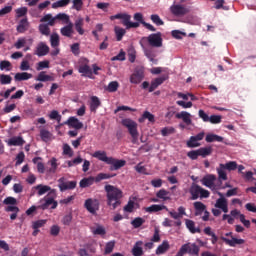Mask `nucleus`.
<instances>
[{
	"label": "nucleus",
	"mask_w": 256,
	"mask_h": 256,
	"mask_svg": "<svg viewBox=\"0 0 256 256\" xmlns=\"http://www.w3.org/2000/svg\"><path fill=\"white\" fill-rule=\"evenodd\" d=\"M37 191V195L39 197L45 195L48 193L44 198L40 200V205H38V209H42V211H46L50 207V209H57L59 202H57L55 199H57V190L51 189L50 186L38 184L34 187Z\"/></svg>",
	"instance_id": "nucleus-1"
},
{
	"label": "nucleus",
	"mask_w": 256,
	"mask_h": 256,
	"mask_svg": "<svg viewBox=\"0 0 256 256\" xmlns=\"http://www.w3.org/2000/svg\"><path fill=\"white\" fill-rule=\"evenodd\" d=\"M105 192L108 207H110L112 211H115V209L121 205V199H123V191L113 185H106Z\"/></svg>",
	"instance_id": "nucleus-2"
},
{
	"label": "nucleus",
	"mask_w": 256,
	"mask_h": 256,
	"mask_svg": "<svg viewBox=\"0 0 256 256\" xmlns=\"http://www.w3.org/2000/svg\"><path fill=\"white\" fill-rule=\"evenodd\" d=\"M161 32L150 34L142 37L139 41L140 45H150V47H163V38Z\"/></svg>",
	"instance_id": "nucleus-3"
},
{
	"label": "nucleus",
	"mask_w": 256,
	"mask_h": 256,
	"mask_svg": "<svg viewBox=\"0 0 256 256\" xmlns=\"http://www.w3.org/2000/svg\"><path fill=\"white\" fill-rule=\"evenodd\" d=\"M47 21H49V25H51V27H55L57 21H63L66 24L71 23L69 15L65 13H59L56 16H53V14H46L40 19V23H45Z\"/></svg>",
	"instance_id": "nucleus-4"
},
{
	"label": "nucleus",
	"mask_w": 256,
	"mask_h": 256,
	"mask_svg": "<svg viewBox=\"0 0 256 256\" xmlns=\"http://www.w3.org/2000/svg\"><path fill=\"white\" fill-rule=\"evenodd\" d=\"M123 127H126L128 129V132L130 133L132 139H138L139 138V131L137 130V122L132 120L131 118H126L122 120Z\"/></svg>",
	"instance_id": "nucleus-5"
},
{
	"label": "nucleus",
	"mask_w": 256,
	"mask_h": 256,
	"mask_svg": "<svg viewBox=\"0 0 256 256\" xmlns=\"http://www.w3.org/2000/svg\"><path fill=\"white\" fill-rule=\"evenodd\" d=\"M143 79H145V69H143V67H138L131 74L130 83L133 85H139Z\"/></svg>",
	"instance_id": "nucleus-6"
},
{
	"label": "nucleus",
	"mask_w": 256,
	"mask_h": 256,
	"mask_svg": "<svg viewBox=\"0 0 256 256\" xmlns=\"http://www.w3.org/2000/svg\"><path fill=\"white\" fill-rule=\"evenodd\" d=\"M58 187L61 192L71 191L77 187V181H65V177L58 179Z\"/></svg>",
	"instance_id": "nucleus-7"
},
{
	"label": "nucleus",
	"mask_w": 256,
	"mask_h": 256,
	"mask_svg": "<svg viewBox=\"0 0 256 256\" xmlns=\"http://www.w3.org/2000/svg\"><path fill=\"white\" fill-rule=\"evenodd\" d=\"M84 207L89 213L95 215L99 211V200L88 198L85 200Z\"/></svg>",
	"instance_id": "nucleus-8"
},
{
	"label": "nucleus",
	"mask_w": 256,
	"mask_h": 256,
	"mask_svg": "<svg viewBox=\"0 0 256 256\" xmlns=\"http://www.w3.org/2000/svg\"><path fill=\"white\" fill-rule=\"evenodd\" d=\"M170 11L172 15H175L176 17H183L189 13V8H187L185 5L174 4L170 7Z\"/></svg>",
	"instance_id": "nucleus-9"
},
{
	"label": "nucleus",
	"mask_w": 256,
	"mask_h": 256,
	"mask_svg": "<svg viewBox=\"0 0 256 256\" xmlns=\"http://www.w3.org/2000/svg\"><path fill=\"white\" fill-rule=\"evenodd\" d=\"M220 198L217 199L215 207L221 209L223 213H229V207L227 206V199L223 196V193L218 192Z\"/></svg>",
	"instance_id": "nucleus-10"
},
{
	"label": "nucleus",
	"mask_w": 256,
	"mask_h": 256,
	"mask_svg": "<svg viewBox=\"0 0 256 256\" xmlns=\"http://www.w3.org/2000/svg\"><path fill=\"white\" fill-rule=\"evenodd\" d=\"M184 247L186 249L185 254L188 253L189 255L199 256L200 248L197 244L186 243V244H183L180 249H183Z\"/></svg>",
	"instance_id": "nucleus-11"
},
{
	"label": "nucleus",
	"mask_w": 256,
	"mask_h": 256,
	"mask_svg": "<svg viewBox=\"0 0 256 256\" xmlns=\"http://www.w3.org/2000/svg\"><path fill=\"white\" fill-rule=\"evenodd\" d=\"M83 64H81L78 68V72L82 73L86 77H92L93 76V70L91 67H89V60L83 59Z\"/></svg>",
	"instance_id": "nucleus-12"
},
{
	"label": "nucleus",
	"mask_w": 256,
	"mask_h": 256,
	"mask_svg": "<svg viewBox=\"0 0 256 256\" xmlns=\"http://www.w3.org/2000/svg\"><path fill=\"white\" fill-rule=\"evenodd\" d=\"M220 239L226 243V245H229V247H237V245H243L245 243L244 239L235 238L234 236H231V239L221 236Z\"/></svg>",
	"instance_id": "nucleus-13"
},
{
	"label": "nucleus",
	"mask_w": 256,
	"mask_h": 256,
	"mask_svg": "<svg viewBox=\"0 0 256 256\" xmlns=\"http://www.w3.org/2000/svg\"><path fill=\"white\" fill-rule=\"evenodd\" d=\"M92 157L98 159V161H103V163H106L107 165L108 163H111V161H113V157H108L107 152L101 150L94 152L92 154Z\"/></svg>",
	"instance_id": "nucleus-14"
},
{
	"label": "nucleus",
	"mask_w": 256,
	"mask_h": 256,
	"mask_svg": "<svg viewBox=\"0 0 256 256\" xmlns=\"http://www.w3.org/2000/svg\"><path fill=\"white\" fill-rule=\"evenodd\" d=\"M61 125H68V127H72V129H83V124L81 121H79V119H77L76 117L71 116L70 118H68V120L66 122H64Z\"/></svg>",
	"instance_id": "nucleus-15"
},
{
	"label": "nucleus",
	"mask_w": 256,
	"mask_h": 256,
	"mask_svg": "<svg viewBox=\"0 0 256 256\" xmlns=\"http://www.w3.org/2000/svg\"><path fill=\"white\" fill-rule=\"evenodd\" d=\"M134 21H138V23H141V25H143V27L148 29V31H157V29L154 28L153 25L145 22V20L143 19V14L139 12L134 14Z\"/></svg>",
	"instance_id": "nucleus-16"
},
{
	"label": "nucleus",
	"mask_w": 256,
	"mask_h": 256,
	"mask_svg": "<svg viewBox=\"0 0 256 256\" xmlns=\"http://www.w3.org/2000/svg\"><path fill=\"white\" fill-rule=\"evenodd\" d=\"M110 166V171H119L122 167H125L127 165V161L125 160H118L112 157V160L110 163H108Z\"/></svg>",
	"instance_id": "nucleus-17"
},
{
	"label": "nucleus",
	"mask_w": 256,
	"mask_h": 256,
	"mask_svg": "<svg viewBox=\"0 0 256 256\" xmlns=\"http://www.w3.org/2000/svg\"><path fill=\"white\" fill-rule=\"evenodd\" d=\"M165 81H167V78L165 76H161L152 80L150 87L148 88L149 93H153V91H155V89H157V87H159L160 85H163Z\"/></svg>",
	"instance_id": "nucleus-18"
},
{
	"label": "nucleus",
	"mask_w": 256,
	"mask_h": 256,
	"mask_svg": "<svg viewBox=\"0 0 256 256\" xmlns=\"http://www.w3.org/2000/svg\"><path fill=\"white\" fill-rule=\"evenodd\" d=\"M49 53V46L45 42H40L36 47V55L38 57H45Z\"/></svg>",
	"instance_id": "nucleus-19"
},
{
	"label": "nucleus",
	"mask_w": 256,
	"mask_h": 256,
	"mask_svg": "<svg viewBox=\"0 0 256 256\" xmlns=\"http://www.w3.org/2000/svg\"><path fill=\"white\" fill-rule=\"evenodd\" d=\"M51 24H49V21L41 22L38 26V31L41 33V35H45V37H49L51 35Z\"/></svg>",
	"instance_id": "nucleus-20"
},
{
	"label": "nucleus",
	"mask_w": 256,
	"mask_h": 256,
	"mask_svg": "<svg viewBox=\"0 0 256 256\" xmlns=\"http://www.w3.org/2000/svg\"><path fill=\"white\" fill-rule=\"evenodd\" d=\"M215 179H217V177H215L213 174L206 175L202 179V185L209 187V189H213L215 185Z\"/></svg>",
	"instance_id": "nucleus-21"
},
{
	"label": "nucleus",
	"mask_w": 256,
	"mask_h": 256,
	"mask_svg": "<svg viewBox=\"0 0 256 256\" xmlns=\"http://www.w3.org/2000/svg\"><path fill=\"white\" fill-rule=\"evenodd\" d=\"M60 33H61V35H63V37L71 38L74 33L72 22H68V24H66V26L62 27L60 29Z\"/></svg>",
	"instance_id": "nucleus-22"
},
{
	"label": "nucleus",
	"mask_w": 256,
	"mask_h": 256,
	"mask_svg": "<svg viewBox=\"0 0 256 256\" xmlns=\"http://www.w3.org/2000/svg\"><path fill=\"white\" fill-rule=\"evenodd\" d=\"M111 19H122V24L126 27H129V23L131 22V15L129 14H123V13H118L114 16H111Z\"/></svg>",
	"instance_id": "nucleus-23"
},
{
	"label": "nucleus",
	"mask_w": 256,
	"mask_h": 256,
	"mask_svg": "<svg viewBox=\"0 0 256 256\" xmlns=\"http://www.w3.org/2000/svg\"><path fill=\"white\" fill-rule=\"evenodd\" d=\"M83 25H85V20L82 17H78L74 22L75 30L79 35H85V29H83Z\"/></svg>",
	"instance_id": "nucleus-24"
},
{
	"label": "nucleus",
	"mask_w": 256,
	"mask_h": 256,
	"mask_svg": "<svg viewBox=\"0 0 256 256\" xmlns=\"http://www.w3.org/2000/svg\"><path fill=\"white\" fill-rule=\"evenodd\" d=\"M176 119H182V121L186 125H191V123H193V121L191 120V114L187 111H182V112L177 113Z\"/></svg>",
	"instance_id": "nucleus-25"
},
{
	"label": "nucleus",
	"mask_w": 256,
	"mask_h": 256,
	"mask_svg": "<svg viewBox=\"0 0 256 256\" xmlns=\"http://www.w3.org/2000/svg\"><path fill=\"white\" fill-rule=\"evenodd\" d=\"M101 107V100H99V97L92 96L90 98V111L91 113H97V109Z\"/></svg>",
	"instance_id": "nucleus-26"
},
{
	"label": "nucleus",
	"mask_w": 256,
	"mask_h": 256,
	"mask_svg": "<svg viewBox=\"0 0 256 256\" xmlns=\"http://www.w3.org/2000/svg\"><path fill=\"white\" fill-rule=\"evenodd\" d=\"M190 195L192 201H197L199 199V195H201V186L194 184L190 188Z\"/></svg>",
	"instance_id": "nucleus-27"
},
{
	"label": "nucleus",
	"mask_w": 256,
	"mask_h": 256,
	"mask_svg": "<svg viewBox=\"0 0 256 256\" xmlns=\"http://www.w3.org/2000/svg\"><path fill=\"white\" fill-rule=\"evenodd\" d=\"M9 147H21V145H25V140H23V137H12L8 140Z\"/></svg>",
	"instance_id": "nucleus-28"
},
{
	"label": "nucleus",
	"mask_w": 256,
	"mask_h": 256,
	"mask_svg": "<svg viewBox=\"0 0 256 256\" xmlns=\"http://www.w3.org/2000/svg\"><path fill=\"white\" fill-rule=\"evenodd\" d=\"M164 209L166 211H169V209L165 205L154 204L150 207L145 208V211L146 213H159V211H163Z\"/></svg>",
	"instance_id": "nucleus-29"
},
{
	"label": "nucleus",
	"mask_w": 256,
	"mask_h": 256,
	"mask_svg": "<svg viewBox=\"0 0 256 256\" xmlns=\"http://www.w3.org/2000/svg\"><path fill=\"white\" fill-rule=\"evenodd\" d=\"M143 241H137L132 248L133 256H143Z\"/></svg>",
	"instance_id": "nucleus-30"
},
{
	"label": "nucleus",
	"mask_w": 256,
	"mask_h": 256,
	"mask_svg": "<svg viewBox=\"0 0 256 256\" xmlns=\"http://www.w3.org/2000/svg\"><path fill=\"white\" fill-rule=\"evenodd\" d=\"M170 245L169 241L164 240L162 244H160L156 249V255H164V253H167L169 251Z\"/></svg>",
	"instance_id": "nucleus-31"
},
{
	"label": "nucleus",
	"mask_w": 256,
	"mask_h": 256,
	"mask_svg": "<svg viewBox=\"0 0 256 256\" xmlns=\"http://www.w3.org/2000/svg\"><path fill=\"white\" fill-rule=\"evenodd\" d=\"M33 77V74L27 72H18L15 74V81H29Z\"/></svg>",
	"instance_id": "nucleus-32"
},
{
	"label": "nucleus",
	"mask_w": 256,
	"mask_h": 256,
	"mask_svg": "<svg viewBox=\"0 0 256 256\" xmlns=\"http://www.w3.org/2000/svg\"><path fill=\"white\" fill-rule=\"evenodd\" d=\"M27 29H29V20H27V18H24L20 20L16 30L18 33H25Z\"/></svg>",
	"instance_id": "nucleus-33"
},
{
	"label": "nucleus",
	"mask_w": 256,
	"mask_h": 256,
	"mask_svg": "<svg viewBox=\"0 0 256 256\" xmlns=\"http://www.w3.org/2000/svg\"><path fill=\"white\" fill-rule=\"evenodd\" d=\"M195 215H203L204 211L207 209V206L203 202H194Z\"/></svg>",
	"instance_id": "nucleus-34"
},
{
	"label": "nucleus",
	"mask_w": 256,
	"mask_h": 256,
	"mask_svg": "<svg viewBox=\"0 0 256 256\" xmlns=\"http://www.w3.org/2000/svg\"><path fill=\"white\" fill-rule=\"evenodd\" d=\"M204 233H205V235H208V237H212L211 238L212 245L217 244V241H219V238L217 237L215 232L211 231V227L208 226V227L204 228Z\"/></svg>",
	"instance_id": "nucleus-35"
},
{
	"label": "nucleus",
	"mask_w": 256,
	"mask_h": 256,
	"mask_svg": "<svg viewBox=\"0 0 256 256\" xmlns=\"http://www.w3.org/2000/svg\"><path fill=\"white\" fill-rule=\"evenodd\" d=\"M52 137H53V134L49 130L45 128L40 130V138L44 141V143L51 141Z\"/></svg>",
	"instance_id": "nucleus-36"
},
{
	"label": "nucleus",
	"mask_w": 256,
	"mask_h": 256,
	"mask_svg": "<svg viewBox=\"0 0 256 256\" xmlns=\"http://www.w3.org/2000/svg\"><path fill=\"white\" fill-rule=\"evenodd\" d=\"M145 119H148L150 123H155V115L149 111H145L141 118L138 119L139 123H144Z\"/></svg>",
	"instance_id": "nucleus-37"
},
{
	"label": "nucleus",
	"mask_w": 256,
	"mask_h": 256,
	"mask_svg": "<svg viewBox=\"0 0 256 256\" xmlns=\"http://www.w3.org/2000/svg\"><path fill=\"white\" fill-rule=\"evenodd\" d=\"M206 143H213L217 141L218 143H223V137L216 134H208L205 138Z\"/></svg>",
	"instance_id": "nucleus-38"
},
{
	"label": "nucleus",
	"mask_w": 256,
	"mask_h": 256,
	"mask_svg": "<svg viewBox=\"0 0 256 256\" xmlns=\"http://www.w3.org/2000/svg\"><path fill=\"white\" fill-rule=\"evenodd\" d=\"M43 158H41V157H35V158H33V160H32V162L35 164V165H37V171H38V173H41V174H43V173H45V164H43V162H39V161H41Z\"/></svg>",
	"instance_id": "nucleus-39"
},
{
	"label": "nucleus",
	"mask_w": 256,
	"mask_h": 256,
	"mask_svg": "<svg viewBox=\"0 0 256 256\" xmlns=\"http://www.w3.org/2000/svg\"><path fill=\"white\" fill-rule=\"evenodd\" d=\"M186 227L190 231V233H201V228H195V222L193 220H186Z\"/></svg>",
	"instance_id": "nucleus-40"
},
{
	"label": "nucleus",
	"mask_w": 256,
	"mask_h": 256,
	"mask_svg": "<svg viewBox=\"0 0 256 256\" xmlns=\"http://www.w3.org/2000/svg\"><path fill=\"white\" fill-rule=\"evenodd\" d=\"M36 81H41V82H47V81H55V78L51 75L45 74V71H42L38 74Z\"/></svg>",
	"instance_id": "nucleus-41"
},
{
	"label": "nucleus",
	"mask_w": 256,
	"mask_h": 256,
	"mask_svg": "<svg viewBox=\"0 0 256 256\" xmlns=\"http://www.w3.org/2000/svg\"><path fill=\"white\" fill-rule=\"evenodd\" d=\"M211 153H213V148L211 147H203L198 149V155L199 157H209V155H211Z\"/></svg>",
	"instance_id": "nucleus-42"
},
{
	"label": "nucleus",
	"mask_w": 256,
	"mask_h": 256,
	"mask_svg": "<svg viewBox=\"0 0 256 256\" xmlns=\"http://www.w3.org/2000/svg\"><path fill=\"white\" fill-rule=\"evenodd\" d=\"M156 197L158 199H162V201H169V199H171V197H169V191L165 190V189H160L157 193H156Z\"/></svg>",
	"instance_id": "nucleus-43"
},
{
	"label": "nucleus",
	"mask_w": 256,
	"mask_h": 256,
	"mask_svg": "<svg viewBox=\"0 0 256 256\" xmlns=\"http://www.w3.org/2000/svg\"><path fill=\"white\" fill-rule=\"evenodd\" d=\"M117 174H107V173H99L95 178L94 181L96 183H100V181H103L104 179H112V177H115Z\"/></svg>",
	"instance_id": "nucleus-44"
},
{
	"label": "nucleus",
	"mask_w": 256,
	"mask_h": 256,
	"mask_svg": "<svg viewBox=\"0 0 256 256\" xmlns=\"http://www.w3.org/2000/svg\"><path fill=\"white\" fill-rule=\"evenodd\" d=\"M220 167H222V169H226L227 171H235L237 169V162L230 161L226 164H220Z\"/></svg>",
	"instance_id": "nucleus-45"
},
{
	"label": "nucleus",
	"mask_w": 256,
	"mask_h": 256,
	"mask_svg": "<svg viewBox=\"0 0 256 256\" xmlns=\"http://www.w3.org/2000/svg\"><path fill=\"white\" fill-rule=\"evenodd\" d=\"M114 31H115L117 41H122L123 36L125 35V33H127L125 28H121V27H117V26L115 27Z\"/></svg>",
	"instance_id": "nucleus-46"
},
{
	"label": "nucleus",
	"mask_w": 256,
	"mask_h": 256,
	"mask_svg": "<svg viewBox=\"0 0 256 256\" xmlns=\"http://www.w3.org/2000/svg\"><path fill=\"white\" fill-rule=\"evenodd\" d=\"M50 43H51V47H53V48L59 47V45H60L59 34L53 33L50 36Z\"/></svg>",
	"instance_id": "nucleus-47"
},
{
	"label": "nucleus",
	"mask_w": 256,
	"mask_h": 256,
	"mask_svg": "<svg viewBox=\"0 0 256 256\" xmlns=\"http://www.w3.org/2000/svg\"><path fill=\"white\" fill-rule=\"evenodd\" d=\"M11 81H13V77H11V75L0 74L1 85H11Z\"/></svg>",
	"instance_id": "nucleus-48"
},
{
	"label": "nucleus",
	"mask_w": 256,
	"mask_h": 256,
	"mask_svg": "<svg viewBox=\"0 0 256 256\" xmlns=\"http://www.w3.org/2000/svg\"><path fill=\"white\" fill-rule=\"evenodd\" d=\"M95 179H93L92 177L90 178H83L81 181H80V187L81 189H85L87 187H91V185H93V181Z\"/></svg>",
	"instance_id": "nucleus-49"
},
{
	"label": "nucleus",
	"mask_w": 256,
	"mask_h": 256,
	"mask_svg": "<svg viewBox=\"0 0 256 256\" xmlns=\"http://www.w3.org/2000/svg\"><path fill=\"white\" fill-rule=\"evenodd\" d=\"M71 0H58L52 4V9H59V7H67Z\"/></svg>",
	"instance_id": "nucleus-50"
},
{
	"label": "nucleus",
	"mask_w": 256,
	"mask_h": 256,
	"mask_svg": "<svg viewBox=\"0 0 256 256\" xmlns=\"http://www.w3.org/2000/svg\"><path fill=\"white\" fill-rule=\"evenodd\" d=\"M12 64L8 60H2L0 62V71H11Z\"/></svg>",
	"instance_id": "nucleus-51"
},
{
	"label": "nucleus",
	"mask_w": 256,
	"mask_h": 256,
	"mask_svg": "<svg viewBox=\"0 0 256 256\" xmlns=\"http://www.w3.org/2000/svg\"><path fill=\"white\" fill-rule=\"evenodd\" d=\"M175 133V129L172 126L164 127L161 129L162 137H169V135H173Z\"/></svg>",
	"instance_id": "nucleus-52"
},
{
	"label": "nucleus",
	"mask_w": 256,
	"mask_h": 256,
	"mask_svg": "<svg viewBox=\"0 0 256 256\" xmlns=\"http://www.w3.org/2000/svg\"><path fill=\"white\" fill-rule=\"evenodd\" d=\"M114 249H115V241L107 242L104 250V255H109L113 253Z\"/></svg>",
	"instance_id": "nucleus-53"
},
{
	"label": "nucleus",
	"mask_w": 256,
	"mask_h": 256,
	"mask_svg": "<svg viewBox=\"0 0 256 256\" xmlns=\"http://www.w3.org/2000/svg\"><path fill=\"white\" fill-rule=\"evenodd\" d=\"M225 168H223V166H221V164L219 165V168H217V173H218V177L219 179H222V181H227V172H225Z\"/></svg>",
	"instance_id": "nucleus-54"
},
{
	"label": "nucleus",
	"mask_w": 256,
	"mask_h": 256,
	"mask_svg": "<svg viewBox=\"0 0 256 256\" xmlns=\"http://www.w3.org/2000/svg\"><path fill=\"white\" fill-rule=\"evenodd\" d=\"M222 119L223 117L221 115H211L208 120V123H212V125H219Z\"/></svg>",
	"instance_id": "nucleus-55"
},
{
	"label": "nucleus",
	"mask_w": 256,
	"mask_h": 256,
	"mask_svg": "<svg viewBox=\"0 0 256 256\" xmlns=\"http://www.w3.org/2000/svg\"><path fill=\"white\" fill-rule=\"evenodd\" d=\"M48 164L51 165V167L48 169V173H55V171H57V167H59V165L57 164V159L56 158H52Z\"/></svg>",
	"instance_id": "nucleus-56"
},
{
	"label": "nucleus",
	"mask_w": 256,
	"mask_h": 256,
	"mask_svg": "<svg viewBox=\"0 0 256 256\" xmlns=\"http://www.w3.org/2000/svg\"><path fill=\"white\" fill-rule=\"evenodd\" d=\"M140 46L144 51V55L147 57V59H150L151 57H155V54L153 53V49L147 48V45H140Z\"/></svg>",
	"instance_id": "nucleus-57"
},
{
	"label": "nucleus",
	"mask_w": 256,
	"mask_h": 256,
	"mask_svg": "<svg viewBox=\"0 0 256 256\" xmlns=\"http://www.w3.org/2000/svg\"><path fill=\"white\" fill-rule=\"evenodd\" d=\"M143 223H145V219L137 217L131 222V225L134 227V229H139Z\"/></svg>",
	"instance_id": "nucleus-58"
},
{
	"label": "nucleus",
	"mask_w": 256,
	"mask_h": 256,
	"mask_svg": "<svg viewBox=\"0 0 256 256\" xmlns=\"http://www.w3.org/2000/svg\"><path fill=\"white\" fill-rule=\"evenodd\" d=\"M118 89H119V82L112 81L108 84L107 91H109V93H115V91H117Z\"/></svg>",
	"instance_id": "nucleus-59"
},
{
	"label": "nucleus",
	"mask_w": 256,
	"mask_h": 256,
	"mask_svg": "<svg viewBox=\"0 0 256 256\" xmlns=\"http://www.w3.org/2000/svg\"><path fill=\"white\" fill-rule=\"evenodd\" d=\"M150 19H151V21H152L155 25H158V26L165 25V22H163V20H161V17H159V15H157V14H152V15L150 16Z\"/></svg>",
	"instance_id": "nucleus-60"
},
{
	"label": "nucleus",
	"mask_w": 256,
	"mask_h": 256,
	"mask_svg": "<svg viewBox=\"0 0 256 256\" xmlns=\"http://www.w3.org/2000/svg\"><path fill=\"white\" fill-rule=\"evenodd\" d=\"M47 220H37L32 222V229H41V227H45Z\"/></svg>",
	"instance_id": "nucleus-61"
},
{
	"label": "nucleus",
	"mask_w": 256,
	"mask_h": 256,
	"mask_svg": "<svg viewBox=\"0 0 256 256\" xmlns=\"http://www.w3.org/2000/svg\"><path fill=\"white\" fill-rule=\"evenodd\" d=\"M3 204L8 206L17 205V199L15 197L8 196L3 200Z\"/></svg>",
	"instance_id": "nucleus-62"
},
{
	"label": "nucleus",
	"mask_w": 256,
	"mask_h": 256,
	"mask_svg": "<svg viewBox=\"0 0 256 256\" xmlns=\"http://www.w3.org/2000/svg\"><path fill=\"white\" fill-rule=\"evenodd\" d=\"M27 15V7H21L16 9V17L19 19L21 17H25Z\"/></svg>",
	"instance_id": "nucleus-63"
},
{
	"label": "nucleus",
	"mask_w": 256,
	"mask_h": 256,
	"mask_svg": "<svg viewBox=\"0 0 256 256\" xmlns=\"http://www.w3.org/2000/svg\"><path fill=\"white\" fill-rule=\"evenodd\" d=\"M63 155H68V157L73 156V149H71V146H69V144H64Z\"/></svg>",
	"instance_id": "nucleus-64"
}]
</instances>
